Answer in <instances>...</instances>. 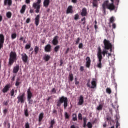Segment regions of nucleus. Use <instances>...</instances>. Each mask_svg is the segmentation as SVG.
Masks as SVG:
<instances>
[{"instance_id": "1", "label": "nucleus", "mask_w": 128, "mask_h": 128, "mask_svg": "<svg viewBox=\"0 0 128 128\" xmlns=\"http://www.w3.org/2000/svg\"><path fill=\"white\" fill-rule=\"evenodd\" d=\"M110 4V1L106 0L102 4V8L104 14H106V8L109 10H116V6L114 4V3Z\"/></svg>"}, {"instance_id": "2", "label": "nucleus", "mask_w": 128, "mask_h": 128, "mask_svg": "<svg viewBox=\"0 0 128 128\" xmlns=\"http://www.w3.org/2000/svg\"><path fill=\"white\" fill-rule=\"evenodd\" d=\"M62 104H64V110H66V108L68 106V98L64 97V96L60 98L57 102L56 106L58 108H60Z\"/></svg>"}, {"instance_id": "3", "label": "nucleus", "mask_w": 128, "mask_h": 128, "mask_svg": "<svg viewBox=\"0 0 128 128\" xmlns=\"http://www.w3.org/2000/svg\"><path fill=\"white\" fill-rule=\"evenodd\" d=\"M18 60V55L16 52H12L10 54V58L9 59V64L12 66L14 64L15 62Z\"/></svg>"}, {"instance_id": "4", "label": "nucleus", "mask_w": 128, "mask_h": 128, "mask_svg": "<svg viewBox=\"0 0 128 128\" xmlns=\"http://www.w3.org/2000/svg\"><path fill=\"white\" fill-rule=\"evenodd\" d=\"M104 48L105 50H110V52H112V44H111L110 42V40H104Z\"/></svg>"}, {"instance_id": "5", "label": "nucleus", "mask_w": 128, "mask_h": 128, "mask_svg": "<svg viewBox=\"0 0 128 128\" xmlns=\"http://www.w3.org/2000/svg\"><path fill=\"white\" fill-rule=\"evenodd\" d=\"M40 4H42V0H38L36 2L34 3L33 8L36 10V14H40Z\"/></svg>"}, {"instance_id": "6", "label": "nucleus", "mask_w": 128, "mask_h": 128, "mask_svg": "<svg viewBox=\"0 0 128 128\" xmlns=\"http://www.w3.org/2000/svg\"><path fill=\"white\" fill-rule=\"evenodd\" d=\"M17 100H18V104H24L26 100V94L24 93L22 95L18 96Z\"/></svg>"}, {"instance_id": "7", "label": "nucleus", "mask_w": 128, "mask_h": 128, "mask_svg": "<svg viewBox=\"0 0 128 128\" xmlns=\"http://www.w3.org/2000/svg\"><path fill=\"white\" fill-rule=\"evenodd\" d=\"M98 64L97 65V68H102V58H103L102 56L100 54H99L98 56Z\"/></svg>"}, {"instance_id": "8", "label": "nucleus", "mask_w": 128, "mask_h": 128, "mask_svg": "<svg viewBox=\"0 0 128 128\" xmlns=\"http://www.w3.org/2000/svg\"><path fill=\"white\" fill-rule=\"evenodd\" d=\"M4 36L3 34H0V50L4 48Z\"/></svg>"}, {"instance_id": "9", "label": "nucleus", "mask_w": 128, "mask_h": 128, "mask_svg": "<svg viewBox=\"0 0 128 128\" xmlns=\"http://www.w3.org/2000/svg\"><path fill=\"white\" fill-rule=\"evenodd\" d=\"M86 68H90L92 64V60H90V58L87 57L86 58Z\"/></svg>"}, {"instance_id": "10", "label": "nucleus", "mask_w": 128, "mask_h": 128, "mask_svg": "<svg viewBox=\"0 0 128 128\" xmlns=\"http://www.w3.org/2000/svg\"><path fill=\"white\" fill-rule=\"evenodd\" d=\"M4 5L5 6H12V0H4Z\"/></svg>"}, {"instance_id": "11", "label": "nucleus", "mask_w": 128, "mask_h": 128, "mask_svg": "<svg viewBox=\"0 0 128 128\" xmlns=\"http://www.w3.org/2000/svg\"><path fill=\"white\" fill-rule=\"evenodd\" d=\"M100 54L102 58V54L104 57V58L106 56V54H105L102 50V48L100 47L98 48V52L97 54V56L98 58V55Z\"/></svg>"}, {"instance_id": "12", "label": "nucleus", "mask_w": 128, "mask_h": 128, "mask_svg": "<svg viewBox=\"0 0 128 128\" xmlns=\"http://www.w3.org/2000/svg\"><path fill=\"white\" fill-rule=\"evenodd\" d=\"M10 88H12V86L10 84H7L2 90L4 94H6V92L10 90Z\"/></svg>"}, {"instance_id": "13", "label": "nucleus", "mask_w": 128, "mask_h": 128, "mask_svg": "<svg viewBox=\"0 0 128 128\" xmlns=\"http://www.w3.org/2000/svg\"><path fill=\"white\" fill-rule=\"evenodd\" d=\"M92 86H90V88H92V89H94V88H96V78H93L92 80Z\"/></svg>"}, {"instance_id": "14", "label": "nucleus", "mask_w": 128, "mask_h": 128, "mask_svg": "<svg viewBox=\"0 0 128 128\" xmlns=\"http://www.w3.org/2000/svg\"><path fill=\"white\" fill-rule=\"evenodd\" d=\"M22 60L24 62L26 63L28 62V56L26 54H22Z\"/></svg>"}, {"instance_id": "15", "label": "nucleus", "mask_w": 128, "mask_h": 128, "mask_svg": "<svg viewBox=\"0 0 128 128\" xmlns=\"http://www.w3.org/2000/svg\"><path fill=\"white\" fill-rule=\"evenodd\" d=\"M84 103V96H80L79 98V102L78 103V106H82L83 104Z\"/></svg>"}, {"instance_id": "16", "label": "nucleus", "mask_w": 128, "mask_h": 128, "mask_svg": "<svg viewBox=\"0 0 128 128\" xmlns=\"http://www.w3.org/2000/svg\"><path fill=\"white\" fill-rule=\"evenodd\" d=\"M44 50L46 52H52V45L48 44L45 46Z\"/></svg>"}, {"instance_id": "17", "label": "nucleus", "mask_w": 128, "mask_h": 128, "mask_svg": "<svg viewBox=\"0 0 128 128\" xmlns=\"http://www.w3.org/2000/svg\"><path fill=\"white\" fill-rule=\"evenodd\" d=\"M52 44L54 46H58V36H56L53 40H52Z\"/></svg>"}, {"instance_id": "18", "label": "nucleus", "mask_w": 128, "mask_h": 128, "mask_svg": "<svg viewBox=\"0 0 128 128\" xmlns=\"http://www.w3.org/2000/svg\"><path fill=\"white\" fill-rule=\"evenodd\" d=\"M67 14H74V9L72 6H69L66 10Z\"/></svg>"}, {"instance_id": "19", "label": "nucleus", "mask_w": 128, "mask_h": 128, "mask_svg": "<svg viewBox=\"0 0 128 128\" xmlns=\"http://www.w3.org/2000/svg\"><path fill=\"white\" fill-rule=\"evenodd\" d=\"M82 16H88V10L86 8H84L82 10V12H81Z\"/></svg>"}, {"instance_id": "20", "label": "nucleus", "mask_w": 128, "mask_h": 128, "mask_svg": "<svg viewBox=\"0 0 128 128\" xmlns=\"http://www.w3.org/2000/svg\"><path fill=\"white\" fill-rule=\"evenodd\" d=\"M40 16L38 15L36 17V18L35 20V24L36 26H38V25L40 24Z\"/></svg>"}, {"instance_id": "21", "label": "nucleus", "mask_w": 128, "mask_h": 128, "mask_svg": "<svg viewBox=\"0 0 128 128\" xmlns=\"http://www.w3.org/2000/svg\"><path fill=\"white\" fill-rule=\"evenodd\" d=\"M50 4V0H44V6L45 8H48Z\"/></svg>"}, {"instance_id": "22", "label": "nucleus", "mask_w": 128, "mask_h": 128, "mask_svg": "<svg viewBox=\"0 0 128 128\" xmlns=\"http://www.w3.org/2000/svg\"><path fill=\"white\" fill-rule=\"evenodd\" d=\"M28 99L29 98H32V91H30V88L28 89Z\"/></svg>"}, {"instance_id": "23", "label": "nucleus", "mask_w": 128, "mask_h": 128, "mask_svg": "<svg viewBox=\"0 0 128 128\" xmlns=\"http://www.w3.org/2000/svg\"><path fill=\"white\" fill-rule=\"evenodd\" d=\"M19 70H20V66L17 65L14 68L13 70V72L14 74H18Z\"/></svg>"}, {"instance_id": "24", "label": "nucleus", "mask_w": 128, "mask_h": 128, "mask_svg": "<svg viewBox=\"0 0 128 128\" xmlns=\"http://www.w3.org/2000/svg\"><path fill=\"white\" fill-rule=\"evenodd\" d=\"M26 5H24L22 6V8L20 10V12L22 14H24V12H26Z\"/></svg>"}, {"instance_id": "25", "label": "nucleus", "mask_w": 128, "mask_h": 128, "mask_svg": "<svg viewBox=\"0 0 128 128\" xmlns=\"http://www.w3.org/2000/svg\"><path fill=\"white\" fill-rule=\"evenodd\" d=\"M92 4L94 8H98V0H93Z\"/></svg>"}, {"instance_id": "26", "label": "nucleus", "mask_w": 128, "mask_h": 128, "mask_svg": "<svg viewBox=\"0 0 128 128\" xmlns=\"http://www.w3.org/2000/svg\"><path fill=\"white\" fill-rule=\"evenodd\" d=\"M50 58H51L50 56L46 54L44 57V60H46V62H48V60H50Z\"/></svg>"}, {"instance_id": "27", "label": "nucleus", "mask_w": 128, "mask_h": 128, "mask_svg": "<svg viewBox=\"0 0 128 128\" xmlns=\"http://www.w3.org/2000/svg\"><path fill=\"white\" fill-rule=\"evenodd\" d=\"M44 120V113H41L39 116V122H42Z\"/></svg>"}, {"instance_id": "28", "label": "nucleus", "mask_w": 128, "mask_h": 128, "mask_svg": "<svg viewBox=\"0 0 128 128\" xmlns=\"http://www.w3.org/2000/svg\"><path fill=\"white\" fill-rule=\"evenodd\" d=\"M34 52H35V54H38V52H40V48L36 46L34 49Z\"/></svg>"}, {"instance_id": "29", "label": "nucleus", "mask_w": 128, "mask_h": 128, "mask_svg": "<svg viewBox=\"0 0 128 128\" xmlns=\"http://www.w3.org/2000/svg\"><path fill=\"white\" fill-rule=\"evenodd\" d=\"M72 120L73 122H78V116H76V114H73Z\"/></svg>"}, {"instance_id": "30", "label": "nucleus", "mask_w": 128, "mask_h": 128, "mask_svg": "<svg viewBox=\"0 0 128 128\" xmlns=\"http://www.w3.org/2000/svg\"><path fill=\"white\" fill-rule=\"evenodd\" d=\"M106 92L107 94H112V89H110V88H107Z\"/></svg>"}, {"instance_id": "31", "label": "nucleus", "mask_w": 128, "mask_h": 128, "mask_svg": "<svg viewBox=\"0 0 128 128\" xmlns=\"http://www.w3.org/2000/svg\"><path fill=\"white\" fill-rule=\"evenodd\" d=\"M60 46H56L54 48V52H58L60 51Z\"/></svg>"}, {"instance_id": "32", "label": "nucleus", "mask_w": 128, "mask_h": 128, "mask_svg": "<svg viewBox=\"0 0 128 128\" xmlns=\"http://www.w3.org/2000/svg\"><path fill=\"white\" fill-rule=\"evenodd\" d=\"M12 12H8L6 14V16L8 18H12Z\"/></svg>"}, {"instance_id": "33", "label": "nucleus", "mask_w": 128, "mask_h": 128, "mask_svg": "<svg viewBox=\"0 0 128 128\" xmlns=\"http://www.w3.org/2000/svg\"><path fill=\"white\" fill-rule=\"evenodd\" d=\"M20 78H18L16 80V86H20Z\"/></svg>"}, {"instance_id": "34", "label": "nucleus", "mask_w": 128, "mask_h": 128, "mask_svg": "<svg viewBox=\"0 0 128 128\" xmlns=\"http://www.w3.org/2000/svg\"><path fill=\"white\" fill-rule=\"evenodd\" d=\"M17 36H18V35L14 33L12 35V40H16Z\"/></svg>"}, {"instance_id": "35", "label": "nucleus", "mask_w": 128, "mask_h": 128, "mask_svg": "<svg viewBox=\"0 0 128 128\" xmlns=\"http://www.w3.org/2000/svg\"><path fill=\"white\" fill-rule=\"evenodd\" d=\"M70 80V82L74 81V74H70L69 76Z\"/></svg>"}, {"instance_id": "36", "label": "nucleus", "mask_w": 128, "mask_h": 128, "mask_svg": "<svg viewBox=\"0 0 128 128\" xmlns=\"http://www.w3.org/2000/svg\"><path fill=\"white\" fill-rule=\"evenodd\" d=\"M102 108H104V106H102V104H100L99 106L97 108L98 110H102Z\"/></svg>"}, {"instance_id": "37", "label": "nucleus", "mask_w": 128, "mask_h": 128, "mask_svg": "<svg viewBox=\"0 0 128 128\" xmlns=\"http://www.w3.org/2000/svg\"><path fill=\"white\" fill-rule=\"evenodd\" d=\"M24 114L26 117L30 116V114H28V110L26 109V110H24Z\"/></svg>"}, {"instance_id": "38", "label": "nucleus", "mask_w": 128, "mask_h": 128, "mask_svg": "<svg viewBox=\"0 0 128 128\" xmlns=\"http://www.w3.org/2000/svg\"><path fill=\"white\" fill-rule=\"evenodd\" d=\"M28 102L29 104H34V100H32V98H28Z\"/></svg>"}, {"instance_id": "39", "label": "nucleus", "mask_w": 128, "mask_h": 128, "mask_svg": "<svg viewBox=\"0 0 128 128\" xmlns=\"http://www.w3.org/2000/svg\"><path fill=\"white\" fill-rule=\"evenodd\" d=\"M114 17L112 16L110 18V24H114Z\"/></svg>"}, {"instance_id": "40", "label": "nucleus", "mask_w": 128, "mask_h": 128, "mask_svg": "<svg viewBox=\"0 0 128 128\" xmlns=\"http://www.w3.org/2000/svg\"><path fill=\"white\" fill-rule=\"evenodd\" d=\"M87 126L88 128H92V124L90 122H89L87 124Z\"/></svg>"}, {"instance_id": "41", "label": "nucleus", "mask_w": 128, "mask_h": 128, "mask_svg": "<svg viewBox=\"0 0 128 128\" xmlns=\"http://www.w3.org/2000/svg\"><path fill=\"white\" fill-rule=\"evenodd\" d=\"M30 48H32V46L30 45V44H26L25 48L26 50H30Z\"/></svg>"}, {"instance_id": "42", "label": "nucleus", "mask_w": 128, "mask_h": 128, "mask_svg": "<svg viewBox=\"0 0 128 128\" xmlns=\"http://www.w3.org/2000/svg\"><path fill=\"white\" fill-rule=\"evenodd\" d=\"M78 120H82V114H78Z\"/></svg>"}, {"instance_id": "43", "label": "nucleus", "mask_w": 128, "mask_h": 128, "mask_svg": "<svg viewBox=\"0 0 128 128\" xmlns=\"http://www.w3.org/2000/svg\"><path fill=\"white\" fill-rule=\"evenodd\" d=\"M25 128H30V123L28 122L26 123Z\"/></svg>"}, {"instance_id": "44", "label": "nucleus", "mask_w": 128, "mask_h": 128, "mask_svg": "<svg viewBox=\"0 0 128 128\" xmlns=\"http://www.w3.org/2000/svg\"><path fill=\"white\" fill-rule=\"evenodd\" d=\"M80 18V16L78 14H76L75 15L74 20H78Z\"/></svg>"}, {"instance_id": "45", "label": "nucleus", "mask_w": 128, "mask_h": 128, "mask_svg": "<svg viewBox=\"0 0 128 128\" xmlns=\"http://www.w3.org/2000/svg\"><path fill=\"white\" fill-rule=\"evenodd\" d=\"M11 96H14V90L12 89L10 92Z\"/></svg>"}, {"instance_id": "46", "label": "nucleus", "mask_w": 128, "mask_h": 128, "mask_svg": "<svg viewBox=\"0 0 128 128\" xmlns=\"http://www.w3.org/2000/svg\"><path fill=\"white\" fill-rule=\"evenodd\" d=\"M87 86L88 88H90V80H88V84H87Z\"/></svg>"}, {"instance_id": "47", "label": "nucleus", "mask_w": 128, "mask_h": 128, "mask_svg": "<svg viewBox=\"0 0 128 128\" xmlns=\"http://www.w3.org/2000/svg\"><path fill=\"white\" fill-rule=\"evenodd\" d=\"M8 102H9V101L4 102L3 103V104L6 106H8Z\"/></svg>"}, {"instance_id": "48", "label": "nucleus", "mask_w": 128, "mask_h": 128, "mask_svg": "<svg viewBox=\"0 0 128 128\" xmlns=\"http://www.w3.org/2000/svg\"><path fill=\"white\" fill-rule=\"evenodd\" d=\"M65 116H66V120H68V118H70V115H68V112H66Z\"/></svg>"}, {"instance_id": "49", "label": "nucleus", "mask_w": 128, "mask_h": 128, "mask_svg": "<svg viewBox=\"0 0 128 128\" xmlns=\"http://www.w3.org/2000/svg\"><path fill=\"white\" fill-rule=\"evenodd\" d=\"M8 109H5L4 111L3 112L4 114V116L6 115V114H8Z\"/></svg>"}, {"instance_id": "50", "label": "nucleus", "mask_w": 128, "mask_h": 128, "mask_svg": "<svg viewBox=\"0 0 128 128\" xmlns=\"http://www.w3.org/2000/svg\"><path fill=\"white\" fill-rule=\"evenodd\" d=\"M78 48L80 50H82V48H84V44H82V43L80 44Z\"/></svg>"}, {"instance_id": "51", "label": "nucleus", "mask_w": 128, "mask_h": 128, "mask_svg": "<svg viewBox=\"0 0 128 128\" xmlns=\"http://www.w3.org/2000/svg\"><path fill=\"white\" fill-rule=\"evenodd\" d=\"M80 38H78V40L76 41V44H80Z\"/></svg>"}, {"instance_id": "52", "label": "nucleus", "mask_w": 128, "mask_h": 128, "mask_svg": "<svg viewBox=\"0 0 128 128\" xmlns=\"http://www.w3.org/2000/svg\"><path fill=\"white\" fill-rule=\"evenodd\" d=\"M112 27V28L116 30V24H113Z\"/></svg>"}, {"instance_id": "53", "label": "nucleus", "mask_w": 128, "mask_h": 128, "mask_svg": "<svg viewBox=\"0 0 128 128\" xmlns=\"http://www.w3.org/2000/svg\"><path fill=\"white\" fill-rule=\"evenodd\" d=\"M72 4H78V0H72Z\"/></svg>"}, {"instance_id": "54", "label": "nucleus", "mask_w": 128, "mask_h": 128, "mask_svg": "<svg viewBox=\"0 0 128 128\" xmlns=\"http://www.w3.org/2000/svg\"><path fill=\"white\" fill-rule=\"evenodd\" d=\"M26 24H30V18H28L26 21Z\"/></svg>"}, {"instance_id": "55", "label": "nucleus", "mask_w": 128, "mask_h": 128, "mask_svg": "<svg viewBox=\"0 0 128 128\" xmlns=\"http://www.w3.org/2000/svg\"><path fill=\"white\" fill-rule=\"evenodd\" d=\"M80 72H84V67L81 66L80 68Z\"/></svg>"}, {"instance_id": "56", "label": "nucleus", "mask_w": 128, "mask_h": 128, "mask_svg": "<svg viewBox=\"0 0 128 128\" xmlns=\"http://www.w3.org/2000/svg\"><path fill=\"white\" fill-rule=\"evenodd\" d=\"M3 17L2 15H0V22H2Z\"/></svg>"}, {"instance_id": "57", "label": "nucleus", "mask_w": 128, "mask_h": 128, "mask_svg": "<svg viewBox=\"0 0 128 128\" xmlns=\"http://www.w3.org/2000/svg\"><path fill=\"white\" fill-rule=\"evenodd\" d=\"M52 92H54V94H56V88H54L52 89Z\"/></svg>"}, {"instance_id": "58", "label": "nucleus", "mask_w": 128, "mask_h": 128, "mask_svg": "<svg viewBox=\"0 0 128 128\" xmlns=\"http://www.w3.org/2000/svg\"><path fill=\"white\" fill-rule=\"evenodd\" d=\"M76 86L80 84V82H78V80H76Z\"/></svg>"}, {"instance_id": "59", "label": "nucleus", "mask_w": 128, "mask_h": 128, "mask_svg": "<svg viewBox=\"0 0 128 128\" xmlns=\"http://www.w3.org/2000/svg\"><path fill=\"white\" fill-rule=\"evenodd\" d=\"M103 52L105 54H108V52L107 51V50H104L103 51Z\"/></svg>"}, {"instance_id": "60", "label": "nucleus", "mask_w": 128, "mask_h": 128, "mask_svg": "<svg viewBox=\"0 0 128 128\" xmlns=\"http://www.w3.org/2000/svg\"><path fill=\"white\" fill-rule=\"evenodd\" d=\"M26 4H30V0H26Z\"/></svg>"}, {"instance_id": "61", "label": "nucleus", "mask_w": 128, "mask_h": 128, "mask_svg": "<svg viewBox=\"0 0 128 128\" xmlns=\"http://www.w3.org/2000/svg\"><path fill=\"white\" fill-rule=\"evenodd\" d=\"M53 114H58V111H56V110H53Z\"/></svg>"}, {"instance_id": "62", "label": "nucleus", "mask_w": 128, "mask_h": 128, "mask_svg": "<svg viewBox=\"0 0 128 128\" xmlns=\"http://www.w3.org/2000/svg\"><path fill=\"white\" fill-rule=\"evenodd\" d=\"M70 52V48H68L66 52V54H68Z\"/></svg>"}, {"instance_id": "63", "label": "nucleus", "mask_w": 128, "mask_h": 128, "mask_svg": "<svg viewBox=\"0 0 128 128\" xmlns=\"http://www.w3.org/2000/svg\"><path fill=\"white\" fill-rule=\"evenodd\" d=\"M84 124H86V122H87V119H86V118H84Z\"/></svg>"}, {"instance_id": "64", "label": "nucleus", "mask_w": 128, "mask_h": 128, "mask_svg": "<svg viewBox=\"0 0 128 128\" xmlns=\"http://www.w3.org/2000/svg\"><path fill=\"white\" fill-rule=\"evenodd\" d=\"M110 56H112V54L110 53V54H108V60H110Z\"/></svg>"}]
</instances>
